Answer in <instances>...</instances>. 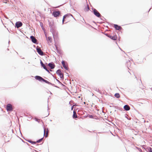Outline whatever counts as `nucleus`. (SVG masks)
<instances>
[{
	"label": "nucleus",
	"mask_w": 152,
	"mask_h": 152,
	"mask_svg": "<svg viewBox=\"0 0 152 152\" xmlns=\"http://www.w3.org/2000/svg\"><path fill=\"white\" fill-rule=\"evenodd\" d=\"M148 150L149 152H152V148L150 147L148 148Z\"/></svg>",
	"instance_id": "20"
},
{
	"label": "nucleus",
	"mask_w": 152,
	"mask_h": 152,
	"mask_svg": "<svg viewBox=\"0 0 152 152\" xmlns=\"http://www.w3.org/2000/svg\"><path fill=\"white\" fill-rule=\"evenodd\" d=\"M64 19H63L62 20V23H63L64 21Z\"/></svg>",
	"instance_id": "29"
},
{
	"label": "nucleus",
	"mask_w": 152,
	"mask_h": 152,
	"mask_svg": "<svg viewBox=\"0 0 152 152\" xmlns=\"http://www.w3.org/2000/svg\"><path fill=\"white\" fill-rule=\"evenodd\" d=\"M90 118H93V116L92 115H90L88 116Z\"/></svg>",
	"instance_id": "21"
},
{
	"label": "nucleus",
	"mask_w": 152,
	"mask_h": 152,
	"mask_svg": "<svg viewBox=\"0 0 152 152\" xmlns=\"http://www.w3.org/2000/svg\"><path fill=\"white\" fill-rule=\"evenodd\" d=\"M40 63L41 64V65L43 67V68L44 69H45V68H46V66L45 65V64L43 63L42 62L41 60H40Z\"/></svg>",
	"instance_id": "14"
},
{
	"label": "nucleus",
	"mask_w": 152,
	"mask_h": 152,
	"mask_svg": "<svg viewBox=\"0 0 152 152\" xmlns=\"http://www.w3.org/2000/svg\"><path fill=\"white\" fill-rule=\"evenodd\" d=\"M43 139V137L41 138V139H39V140H37V143H39V142H40Z\"/></svg>",
	"instance_id": "19"
},
{
	"label": "nucleus",
	"mask_w": 152,
	"mask_h": 152,
	"mask_svg": "<svg viewBox=\"0 0 152 152\" xmlns=\"http://www.w3.org/2000/svg\"><path fill=\"white\" fill-rule=\"evenodd\" d=\"M35 120H36V121H38L39 122V121H38V119L36 118L35 119Z\"/></svg>",
	"instance_id": "28"
},
{
	"label": "nucleus",
	"mask_w": 152,
	"mask_h": 152,
	"mask_svg": "<svg viewBox=\"0 0 152 152\" xmlns=\"http://www.w3.org/2000/svg\"><path fill=\"white\" fill-rule=\"evenodd\" d=\"M64 68L66 70L68 69V68L66 66L64 61H63L61 62Z\"/></svg>",
	"instance_id": "11"
},
{
	"label": "nucleus",
	"mask_w": 152,
	"mask_h": 152,
	"mask_svg": "<svg viewBox=\"0 0 152 152\" xmlns=\"http://www.w3.org/2000/svg\"><path fill=\"white\" fill-rule=\"evenodd\" d=\"M114 96L115 97L117 98H118L120 97V95L118 93H116L115 94Z\"/></svg>",
	"instance_id": "16"
},
{
	"label": "nucleus",
	"mask_w": 152,
	"mask_h": 152,
	"mask_svg": "<svg viewBox=\"0 0 152 152\" xmlns=\"http://www.w3.org/2000/svg\"><path fill=\"white\" fill-rule=\"evenodd\" d=\"M30 39H31L32 42L36 44L37 43V39L33 36H30Z\"/></svg>",
	"instance_id": "5"
},
{
	"label": "nucleus",
	"mask_w": 152,
	"mask_h": 152,
	"mask_svg": "<svg viewBox=\"0 0 152 152\" xmlns=\"http://www.w3.org/2000/svg\"><path fill=\"white\" fill-rule=\"evenodd\" d=\"M89 7L88 6L87 8V9H86V10L87 11H88V10H89Z\"/></svg>",
	"instance_id": "25"
},
{
	"label": "nucleus",
	"mask_w": 152,
	"mask_h": 152,
	"mask_svg": "<svg viewBox=\"0 0 152 152\" xmlns=\"http://www.w3.org/2000/svg\"><path fill=\"white\" fill-rule=\"evenodd\" d=\"M45 37L47 38V35H45Z\"/></svg>",
	"instance_id": "35"
},
{
	"label": "nucleus",
	"mask_w": 152,
	"mask_h": 152,
	"mask_svg": "<svg viewBox=\"0 0 152 152\" xmlns=\"http://www.w3.org/2000/svg\"><path fill=\"white\" fill-rule=\"evenodd\" d=\"M48 65L51 69H54L55 66L54 64L51 63H49L48 64Z\"/></svg>",
	"instance_id": "10"
},
{
	"label": "nucleus",
	"mask_w": 152,
	"mask_h": 152,
	"mask_svg": "<svg viewBox=\"0 0 152 152\" xmlns=\"http://www.w3.org/2000/svg\"><path fill=\"white\" fill-rule=\"evenodd\" d=\"M28 142L31 143V142H32V141H28Z\"/></svg>",
	"instance_id": "31"
},
{
	"label": "nucleus",
	"mask_w": 152,
	"mask_h": 152,
	"mask_svg": "<svg viewBox=\"0 0 152 152\" xmlns=\"http://www.w3.org/2000/svg\"><path fill=\"white\" fill-rule=\"evenodd\" d=\"M107 37L113 40H115L116 39V37L115 36H112L110 35L107 36Z\"/></svg>",
	"instance_id": "13"
},
{
	"label": "nucleus",
	"mask_w": 152,
	"mask_h": 152,
	"mask_svg": "<svg viewBox=\"0 0 152 152\" xmlns=\"http://www.w3.org/2000/svg\"><path fill=\"white\" fill-rule=\"evenodd\" d=\"M94 14L97 17H99L101 16L100 14L97 11V10L94 9L93 10Z\"/></svg>",
	"instance_id": "4"
},
{
	"label": "nucleus",
	"mask_w": 152,
	"mask_h": 152,
	"mask_svg": "<svg viewBox=\"0 0 152 152\" xmlns=\"http://www.w3.org/2000/svg\"><path fill=\"white\" fill-rule=\"evenodd\" d=\"M126 117L127 118V119H129L127 117Z\"/></svg>",
	"instance_id": "34"
},
{
	"label": "nucleus",
	"mask_w": 152,
	"mask_h": 152,
	"mask_svg": "<svg viewBox=\"0 0 152 152\" xmlns=\"http://www.w3.org/2000/svg\"><path fill=\"white\" fill-rule=\"evenodd\" d=\"M106 35H107V36H108V35H107V34H106Z\"/></svg>",
	"instance_id": "36"
},
{
	"label": "nucleus",
	"mask_w": 152,
	"mask_h": 152,
	"mask_svg": "<svg viewBox=\"0 0 152 152\" xmlns=\"http://www.w3.org/2000/svg\"><path fill=\"white\" fill-rule=\"evenodd\" d=\"M36 50L39 54L41 56L43 55L44 53L41 50V49L39 47L37 46V47Z\"/></svg>",
	"instance_id": "2"
},
{
	"label": "nucleus",
	"mask_w": 152,
	"mask_h": 152,
	"mask_svg": "<svg viewBox=\"0 0 152 152\" xmlns=\"http://www.w3.org/2000/svg\"><path fill=\"white\" fill-rule=\"evenodd\" d=\"M40 26H41V27L42 28V29H43V28H44V27H43V26H42V25H41V23H40Z\"/></svg>",
	"instance_id": "26"
},
{
	"label": "nucleus",
	"mask_w": 152,
	"mask_h": 152,
	"mask_svg": "<svg viewBox=\"0 0 152 152\" xmlns=\"http://www.w3.org/2000/svg\"><path fill=\"white\" fill-rule=\"evenodd\" d=\"M60 14V12L59 11L54 12L53 13V15L54 17H56L59 16Z\"/></svg>",
	"instance_id": "6"
},
{
	"label": "nucleus",
	"mask_w": 152,
	"mask_h": 152,
	"mask_svg": "<svg viewBox=\"0 0 152 152\" xmlns=\"http://www.w3.org/2000/svg\"><path fill=\"white\" fill-rule=\"evenodd\" d=\"M45 69H45L49 73H50L49 70H48V69L47 68V67H46V68H45Z\"/></svg>",
	"instance_id": "24"
},
{
	"label": "nucleus",
	"mask_w": 152,
	"mask_h": 152,
	"mask_svg": "<svg viewBox=\"0 0 152 152\" xmlns=\"http://www.w3.org/2000/svg\"><path fill=\"white\" fill-rule=\"evenodd\" d=\"M124 109L126 111L129 110L130 109V107L127 105H125L124 107Z\"/></svg>",
	"instance_id": "9"
},
{
	"label": "nucleus",
	"mask_w": 152,
	"mask_h": 152,
	"mask_svg": "<svg viewBox=\"0 0 152 152\" xmlns=\"http://www.w3.org/2000/svg\"><path fill=\"white\" fill-rule=\"evenodd\" d=\"M47 40L49 41L50 42H51L52 38L51 37H48V39H47Z\"/></svg>",
	"instance_id": "18"
},
{
	"label": "nucleus",
	"mask_w": 152,
	"mask_h": 152,
	"mask_svg": "<svg viewBox=\"0 0 152 152\" xmlns=\"http://www.w3.org/2000/svg\"><path fill=\"white\" fill-rule=\"evenodd\" d=\"M73 118H76L77 117V115H76V112L74 111H73Z\"/></svg>",
	"instance_id": "17"
},
{
	"label": "nucleus",
	"mask_w": 152,
	"mask_h": 152,
	"mask_svg": "<svg viewBox=\"0 0 152 152\" xmlns=\"http://www.w3.org/2000/svg\"><path fill=\"white\" fill-rule=\"evenodd\" d=\"M35 78L37 80H39V81H42V80H43V78H42V77L39 76H36L35 77Z\"/></svg>",
	"instance_id": "8"
},
{
	"label": "nucleus",
	"mask_w": 152,
	"mask_h": 152,
	"mask_svg": "<svg viewBox=\"0 0 152 152\" xmlns=\"http://www.w3.org/2000/svg\"><path fill=\"white\" fill-rule=\"evenodd\" d=\"M31 142V144H36V143L37 142V141L36 142L32 141V142Z\"/></svg>",
	"instance_id": "23"
},
{
	"label": "nucleus",
	"mask_w": 152,
	"mask_h": 152,
	"mask_svg": "<svg viewBox=\"0 0 152 152\" xmlns=\"http://www.w3.org/2000/svg\"><path fill=\"white\" fill-rule=\"evenodd\" d=\"M45 129H44V135H45Z\"/></svg>",
	"instance_id": "32"
},
{
	"label": "nucleus",
	"mask_w": 152,
	"mask_h": 152,
	"mask_svg": "<svg viewBox=\"0 0 152 152\" xmlns=\"http://www.w3.org/2000/svg\"><path fill=\"white\" fill-rule=\"evenodd\" d=\"M56 80L59 83H60V81L57 79H56Z\"/></svg>",
	"instance_id": "33"
},
{
	"label": "nucleus",
	"mask_w": 152,
	"mask_h": 152,
	"mask_svg": "<svg viewBox=\"0 0 152 152\" xmlns=\"http://www.w3.org/2000/svg\"><path fill=\"white\" fill-rule=\"evenodd\" d=\"M6 110L8 111H12L13 108L12 105L10 104H8L7 105Z\"/></svg>",
	"instance_id": "3"
},
{
	"label": "nucleus",
	"mask_w": 152,
	"mask_h": 152,
	"mask_svg": "<svg viewBox=\"0 0 152 152\" xmlns=\"http://www.w3.org/2000/svg\"><path fill=\"white\" fill-rule=\"evenodd\" d=\"M42 81H43V82H44L45 83H48V84H49L52 85V84L51 83H50V82H48V81H47V80H45L44 79H43V80H42Z\"/></svg>",
	"instance_id": "15"
},
{
	"label": "nucleus",
	"mask_w": 152,
	"mask_h": 152,
	"mask_svg": "<svg viewBox=\"0 0 152 152\" xmlns=\"http://www.w3.org/2000/svg\"><path fill=\"white\" fill-rule=\"evenodd\" d=\"M73 106H73L72 107H71V110H72L73 109Z\"/></svg>",
	"instance_id": "30"
},
{
	"label": "nucleus",
	"mask_w": 152,
	"mask_h": 152,
	"mask_svg": "<svg viewBox=\"0 0 152 152\" xmlns=\"http://www.w3.org/2000/svg\"><path fill=\"white\" fill-rule=\"evenodd\" d=\"M67 15H64V16H63V19H64V18H65V17H66V16Z\"/></svg>",
	"instance_id": "27"
},
{
	"label": "nucleus",
	"mask_w": 152,
	"mask_h": 152,
	"mask_svg": "<svg viewBox=\"0 0 152 152\" xmlns=\"http://www.w3.org/2000/svg\"><path fill=\"white\" fill-rule=\"evenodd\" d=\"M114 26L115 29L117 30H119L120 28H121L120 26H118L117 24H114Z\"/></svg>",
	"instance_id": "12"
},
{
	"label": "nucleus",
	"mask_w": 152,
	"mask_h": 152,
	"mask_svg": "<svg viewBox=\"0 0 152 152\" xmlns=\"http://www.w3.org/2000/svg\"><path fill=\"white\" fill-rule=\"evenodd\" d=\"M48 131H47L46 132V134L45 135V137H47V136H48Z\"/></svg>",
	"instance_id": "22"
},
{
	"label": "nucleus",
	"mask_w": 152,
	"mask_h": 152,
	"mask_svg": "<svg viewBox=\"0 0 152 152\" xmlns=\"http://www.w3.org/2000/svg\"><path fill=\"white\" fill-rule=\"evenodd\" d=\"M56 73L61 78H64L63 75L62 73L61 72L60 69L58 70L56 72Z\"/></svg>",
	"instance_id": "1"
},
{
	"label": "nucleus",
	"mask_w": 152,
	"mask_h": 152,
	"mask_svg": "<svg viewBox=\"0 0 152 152\" xmlns=\"http://www.w3.org/2000/svg\"><path fill=\"white\" fill-rule=\"evenodd\" d=\"M22 25L23 24L22 22L20 21L17 22L15 23V26L17 28L20 27L22 26Z\"/></svg>",
	"instance_id": "7"
}]
</instances>
